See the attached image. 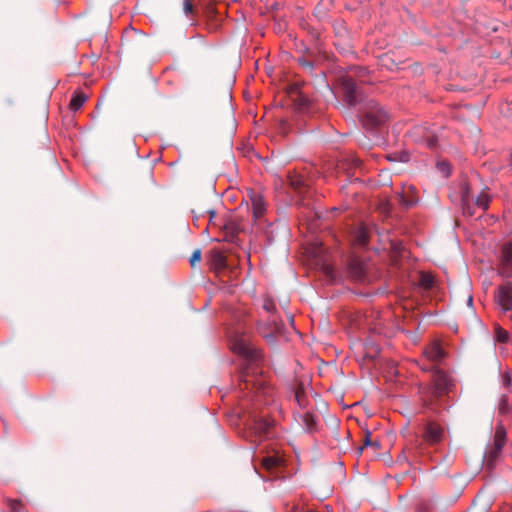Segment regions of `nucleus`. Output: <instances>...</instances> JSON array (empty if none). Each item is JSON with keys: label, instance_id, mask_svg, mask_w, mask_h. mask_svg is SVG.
<instances>
[{"label": "nucleus", "instance_id": "22", "mask_svg": "<svg viewBox=\"0 0 512 512\" xmlns=\"http://www.w3.org/2000/svg\"><path fill=\"white\" fill-rule=\"evenodd\" d=\"M421 284L426 288L430 289L433 287L434 279L431 275L424 274L421 277Z\"/></svg>", "mask_w": 512, "mask_h": 512}, {"label": "nucleus", "instance_id": "8", "mask_svg": "<svg viewBox=\"0 0 512 512\" xmlns=\"http://www.w3.org/2000/svg\"><path fill=\"white\" fill-rule=\"evenodd\" d=\"M283 462V457L278 452L268 454L262 458V466L269 472L276 471L282 466Z\"/></svg>", "mask_w": 512, "mask_h": 512}, {"label": "nucleus", "instance_id": "25", "mask_svg": "<svg viewBox=\"0 0 512 512\" xmlns=\"http://www.w3.org/2000/svg\"><path fill=\"white\" fill-rule=\"evenodd\" d=\"M9 507H10L11 512H26L23 510L22 503L17 500L10 501Z\"/></svg>", "mask_w": 512, "mask_h": 512}, {"label": "nucleus", "instance_id": "28", "mask_svg": "<svg viewBox=\"0 0 512 512\" xmlns=\"http://www.w3.org/2000/svg\"><path fill=\"white\" fill-rule=\"evenodd\" d=\"M324 270L329 279H331V280L335 279V271L331 266L325 265Z\"/></svg>", "mask_w": 512, "mask_h": 512}, {"label": "nucleus", "instance_id": "31", "mask_svg": "<svg viewBox=\"0 0 512 512\" xmlns=\"http://www.w3.org/2000/svg\"><path fill=\"white\" fill-rule=\"evenodd\" d=\"M291 184L296 188L300 189L304 185V181L301 178H297L296 180H292Z\"/></svg>", "mask_w": 512, "mask_h": 512}, {"label": "nucleus", "instance_id": "6", "mask_svg": "<svg viewBox=\"0 0 512 512\" xmlns=\"http://www.w3.org/2000/svg\"><path fill=\"white\" fill-rule=\"evenodd\" d=\"M498 274L505 279L512 278V243H506L502 247V259Z\"/></svg>", "mask_w": 512, "mask_h": 512}, {"label": "nucleus", "instance_id": "16", "mask_svg": "<svg viewBox=\"0 0 512 512\" xmlns=\"http://www.w3.org/2000/svg\"><path fill=\"white\" fill-rule=\"evenodd\" d=\"M505 444V431L503 427H498L495 431V437H494V452L493 454L496 455L499 453L502 449V447Z\"/></svg>", "mask_w": 512, "mask_h": 512}, {"label": "nucleus", "instance_id": "11", "mask_svg": "<svg viewBox=\"0 0 512 512\" xmlns=\"http://www.w3.org/2000/svg\"><path fill=\"white\" fill-rule=\"evenodd\" d=\"M424 355L428 360L435 363V362L440 361L443 358L444 352H443V349L441 348L440 344L434 342V343L430 344L428 347H426V349L424 350Z\"/></svg>", "mask_w": 512, "mask_h": 512}, {"label": "nucleus", "instance_id": "7", "mask_svg": "<svg viewBox=\"0 0 512 512\" xmlns=\"http://www.w3.org/2000/svg\"><path fill=\"white\" fill-rule=\"evenodd\" d=\"M443 438V429L436 423L430 422L425 426L424 439L429 444L439 443Z\"/></svg>", "mask_w": 512, "mask_h": 512}, {"label": "nucleus", "instance_id": "4", "mask_svg": "<svg viewBox=\"0 0 512 512\" xmlns=\"http://www.w3.org/2000/svg\"><path fill=\"white\" fill-rule=\"evenodd\" d=\"M246 425L259 438L268 437L272 427V423L264 415L258 416L254 412H250V419Z\"/></svg>", "mask_w": 512, "mask_h": 512}, {"label": "nucleus", "instance_id": "3", "mask_svg": "<svg viewBox=\"0 0 512 512\" xmlns=\"http://www.w3.org/2000/svg\"><path fill=\"white\" fill-rule=\"evenodd\" d=\"M494 301L503 313L512 312V281H505L496 288Z\"/></svg>", "mask_w": 512, "mask_h": 512}, {"label": "nucleus", "instance_id": "9", "mask_svg": "<svg viewBox=\"0 0 512 512\" xmlns=\"http://www.w3.org/2000/svg\"><path fill=\"white\" fill-rule=\"evenodd\" d=\"M349 270L351 276L356 281H363L365 279V263L358 258H353L349 262Z\"/></svg>", "mask_w": 512, "mask_h": 512}, {"label": "nucleus", "instance_id": "2", "mask_svg": "<svg viewBox=\"0 0 512 512\" xmlns=\"http://www.w3.org/2000/svg\"><path fill=\"white\" fill-rule=\"evenodd\" d=\"M341 90L344 101L349 107L361 105L359 115L363 126L367 129L383 125L388 120V113L376 101L364 100L363 92L351 77L345 76L341 79Z\"/></svg>", "mask_w": 512, "mask_h": 512}, {"label": "nucleus", "instance_id": "30", "mask_svg": "<svg viewBox=\"0 0 512 512\" xmlns=\"http://www.w3.org/2000/svg\"><path fill=\"white\" fill-rule=\"evenodd\" d=\"M193 10V6L189 0H185L184 2V12L186 15L190 14Z\"/></svg>", "mask_w": 512, "mask_h": 512}, {"label": "nucleus", "instance_id": "34", "mask_svg": "<svg viewBox=\"0 0 512 512\" xmlns=\"http://www.w3.org/2000/svg\"><path fill=\"white\" fill-rule=\"evenodd\" d=\"M390 160H397L398 158L396 156H389Z\"/></svg>", "mask_w": 512, "mask_h": 512}, {"label": "nucleus", "instance_id": "23", "mask_svg": "<svg viewBox=\"0 0 512 512\" xmlns=\"http://www.w3.org/2000/svg\"><path fill=\"white\" fill-rule=\"evenodd\" d=\"M263 308L265 309V311H267L268 313L272 314L276 310V305H275V303H274V301L272 299L266 298L264 300Z\"/></svg>", "mask_w": 512, "mask_h": 512}, {"label": "nucleus", "instance_id": "21", "mask_svg": "<svg viewBox=\"0 0 512 512\" xmlns=\"http://www.w3.org/2000/svg\"><path fill=\"white\" fill-rule=\"evenodd\" d=\"M502 385L505 389L504 393H512V373L506 372L503 375Z\"/></svg>", "mask_w": 512, "mask_h": 512}, {"label": "nucleus", "instance_id": "27", "mask_svg": "<svg viewBox=\"0 0 512 512\" xmlns=\"http://www.w3.org/2000/svg\"><path fill=\"white\" fill-rule=\"evenodd\" d=\"M201 260V251L195 250L190 258V263L192 266L195 265L196 262H199Z\"/></svg>", "mask_w": 512, "mask_h": 512}, {"label": "nucleus", "instance_id": "15", "mask_svg": "<svg viewBox=\"0 0 512 512\" xmlns=\"http://www.w3.org/2000/svg\"><path fill=\"white\" fill-rule=\"evenodd\" d=\"M495 341L500 344H509L511 342L508 331L504 330L499 324L494 326Z\"/></svg>", "mask_w": 512, "mask_h": 512}, {"label": "nucleus", "instance_id": "29", "mask_svg": "<svg viewBox=\"0 0 512 512\" xmlns=\"http://www.w3.org/2000/svg\"><path fill=\"white\" fill-rule=\"evenodd\" d=\"M364 445H365V446H375V447H378V446H379V444H378V442H377V441L372 442V441L370 440V433H367V434H366V436H365V442H364Z\"/></svg>", "mask_w": 512, "mask_h": 512}, {"label": "nucleus", "instance_id": "35", "mask_svg": "<svg viewBox=\"0 0 512 512\" xmlns=\"http://www.w3.org/2000/svg\"><path fill=\"white\" fill-rule=\"evenodd\" d=\"M412 203H413V201H406L407 205H411Z\"/></svg>", "mask_w": 512, "mask_h": 512}, {"label": "nucleus", "instance_id": "1", "mask_svg": "<svg viewBox=\"0 0 512 512\" xmlns=\"http://www.w3.org/2000/svg\"><path fill=\"white\" fill-rule=\"evenodd\" d=\"M232 350L244 358L243 369L240 373V390L245 397H251L255 406L269 403L272 388L259 369L260 353L243 337L237 338L231 344Z\"/></svg>", "mask_w": 512, "mask_h": 512}, {"label": "nucleus", "instance_id": "32", "mask_svg": "<svg viewBox=\"0 0 512 512\" xmlns=\"http://www.w3.org/2000/svg\"><path fill=\"white\" fill-rule=\"evenodd\" d=\"M408 154L407 153H404L402 154L400 157H399V160L402 161V162H406L408 161Z\"/></svg>", "mask_w": 512, "mask_h": 512}, {"label": "nucleus", "instance_id": "33", "mask_svg": "<svg viewBox=\"0 0 512 512\" xmlns=\"http://www.w3.org/2000/svg\"><path fill=\"white\" fill-rule=\"evenodd\" d=\"M467 302H468V305H469V306H472V302H473V298H472V296H469V297H468V301H467Z\"/></svg>", "mask_w": 512, "mask_h": 512}, {"label": "nucleus", "instance_id": "18", "mask_svg": "<svg viewBox=\"0 0 512 512\" xmlns=\"http://www.w3.org/2000/svg\"><path fill=\"white\" fill-rule=\"evenodd\" d=\"M302 424L306 431L312 432L316 427V419L313 414L305 412L302 416Z\"/></svg>", "mask_w": 512, "mask_h": 512}, {"label": "nucleus", "instance_id": "17", "mask_svg": "<svg viewBox=\"0 0 512 512\" xmlns=\"http://www.w3.org/2000/svg\"><path fill=\"white\" fill-rule=\"evenodd\" d=\"M271 328L269 332H262L263 337L273 342L276 335L281 334L282 326L275 319L271 320Z\"/></svg>", "mask_w": 512, "mask_h": 512}, {"label": "nucleus", "instance_id": "5", "mask_svg": "<svg viewBox=\"0 0 512 512\" xmlns=\"http://www.w3.org/2000/svg\"><path fill=\"white\" fill-rule=\"evenodd\" d=\"M430 369L433 370V384L435 395L441 396L444 393L448 392L452 386V380L450 379V377L443 371L436 369L434 366H432Z\"/></svg>", "mask_w": 512, "mask_h": 512}, {"label": "nucleus", "instance_id": "19", "mask_svg": "<svg viewBox=\"0 0 512 512\" xmlns=\"http://www.w3.org/2000/svg\"><path fill=\"white\" fill-rule=\"evenodd\" d=\"M86 99H87V97L85 94L76 93L70 101L71 109H73L75 111L80 109L82 107V105L85 103Z\"/></svg>", "mask_w": 512, "mask_h": 512}, {"label": "nucleus", "instance_id": "10", "mask_svg": "<svg viewBox=\"0 0 512 512\" xmlns=\"http://www.w3.org/2000/svg\"><path fill=\"white\" fill-rule=\"evenodd\" d=\"M252 203V212L255 219H259L265 213V202L259 193H252L250 195Z\"/></svg>", "mask_w": 512, "mask_h": 512}, {"label": "nucleus", "instance_id": "12", "mask_svg": "<svg viewBox=\"0 0 512 512\" xmlns=\"http://www.w3.org/2000/svg\"><path fill=\"white\" fill-rule=\"evenodd\" d=\"M461 205L463 209V213L467 216H473L474 211L472 210L471 203H470V191L469 187L464 184L461 191Z\"/></svg>", "mask_w": 512, "mask_h": 512}, {"label": "nucleus", "instance_id": "14", "mask_svg": "<svg viewBox=\"0 0 512 512\" xmlns=\"http://www.w3.org/2000/svg\"><path fill=\"white\" fill-rule=\"evenodd\" d=\"M500 414H508L512 410V393H502L498 403Z\"/></svg>", "mask_w": 512, "mask_h": 512}, {"label": "nucleus", "instance_id": "24", "mask_svg": "<svg viewBox=\"0 0 512 512\" xmlns=\"http://www.w3.org/2000/svg\"><path fill=\"white\" fill-rule=\"evenodd\" d=\"M437 168L438 170L445 176H449L450 174V166L447 162L445 161H440L437 163Z\"/></svg>", "mask_w": 512, "mask_h": 512}, {"label": "nucleus", "instance_id": "13", "mask_svg": "<svg viewBox=\"0 0 512 512\" xmlns=\"http://www.w3.org/2000/svg\"><path fill=\"white\" fill-rule=\"evenodd\" d=\"M369 234L365 227H358L353 235V242L359 247H365L368 243Z\"/></svg>", "mask_w": 512, "mask_h": 512}, {"label": "nucleus", "instance_id": "20", "mask_svg": "<svg viewBox=\"0 0 512 512\" xmlns=\"http://www.w3.org/2000/svg\"><path fill=\"white\" fill-rule=\"evenodd\" d=\"M489 202L490 196L488 195L487 192L483 191L477 196L475 200V205L482 210H486L489 206Z\"/></svg>", "mask_w": 512, "mask_h": 512}, {"label": "nucleus", "instance_id": "26", "mask_svg": "<svg viewBox=\"0 0 512 512\" xmlns=\"http://www.w3.org/2000/svg\"><path fill=\"white\" fill-rule=\"evenodd\" d=\"M423 141H425L427 146L430 148L435 147L437 144V138L432 134H428L427 136H425L423 138Z\"/></svg>", "mask_w": 512, "mask_h": 512}]
</instances>
